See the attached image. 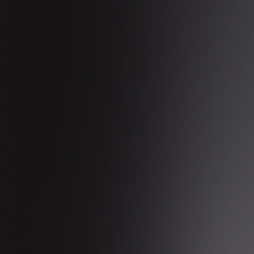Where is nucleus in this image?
<instances>
[{"label": "nucleus", "mask_w": 254, "mask_h": 254, "mask_svg": "<svg viewBox=\"0 0 254 254\" xmlns=\"http://www.w3.org/2000/svg\"><path fill=\"white\" fill-rule=\"evenodd\" d=\"M0 238H126V237H0Z\"/></svg>", "instance_id": "1"}, {"label": "nucleus", "mask_w": 254, "mask_h": 254, "mask_svg": "<svg viewBox=\"0 0 254 254\" xmlns=\"http://www.w3.org/2000/svg\"><path fill=\"white\" fill-rule=\"evenodd\" d=\"M128 240L129 239H0V240ZM136 240V239H133Z\"/></svg>", "instance_id": "2"}]
</instances>
